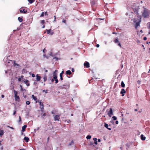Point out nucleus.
I'll return each instance as SVG.
<instances>
[{"label": "nucleus", "mask_w": 150, "mask_h": 150, "mask_svg": "<svg viewBox=\"0 0 150 150\" xmlns=\"http://www.w3.org/2000/svg\"><path fill=\"white\" fill-rule=\"evenodd\" d=\"M112 118L114 120H117V117L115 116H113Z\"/></svg>", "instance_id": "obj_35"}, {"label": "nucleus", "mask_w": 150, "mask_h": 150, "mask_svg": "<svg viewBox=\"0 0 150 150\" xmlns=\"http://www.w3.org/2000/svg\"><path fill=\"white\" fill-rule=\"evenodd\" d=\"M143 12H142V15L144 18L148 17L149 16V11L148 10L143 7Z\"/></svg>", "instance_id": "obj_1"}, {"label": "nucleus", "mask_w": 150, "mask_h": 150, "mask_svg": "<svg viewBox=\"0 0 150 150\" xmlns=\"http://www.w3.org/2000/svg\"><path fill=\"white\" fill-rule=\"evenodd\" d=\"M45 15H48V14L47 13V12H45Z\"/></svg>", "instance_id": "obj_58"}, {"label": "nucleus", "mask_w": 150, "mask_h": 150, "mask_svg": "<svg viewBox=\"0 0 150 150\" xmlns=\"http://www.w3.org/2000/svg\"><path fill=\"white\" fill-rule=\"evenodd\" d=\"M139 8L138 7L137 8H135L134 9V12L137 14H138V10L139 9Z\"/></svg>", "instance_id": "obj_10"}, {"label": "nucleus", "mask_w": 150, "mask_h": 150, "mask_svg": "<svg viewBox=\"0 0 150 150\" xmlns=\"http://www.w3.org/2000/svg\"><path fill=\"white\" fill-rule=\"evenodd\" d=\"M125 84L123 81H122L121 82V86L122 87L124 88L125 87Z\"/></svg>", "instance_id": "obj_22"}, {"label": "nucleus", "mask_w": 150, "mask_h": 150, "mask_svg": "<svg viewBox=\"0 0 150 150\" xmlns=\"http://www.w3.org/2000/svg\"><path fill=\"white\" fill-rule=\"evenodd\" d=\"M16 113V109L15 110L14 112L13 115H14Z\"/></svg>", "instance_id": "obj_43"}, {"label": "nucleus", "mask_w": 150, "mask_h": 150, "mask_svg": "<svg viewBox=\"0 0 150 150\" xmlns=\"http://www.w3.org/2000/svg\"><path fill=\"white\" fill-rule=\"evenodd\" d=\"M47 77L46 75H45L44 76L43 79L44 81V82H45L47 81Z\"/></svg>", "instance_id": "obj_19"}, {"label": "nucleus", "mask_w": 150, "mask_h": 150, "mask_svg": "<svg viewBox=\"0 0 150 150\" xmlns=\"http://www.w3.org/2000/svg\"><path fill=\"white\" fill-rule=\"evenodd\" d=\"M91 6L92 7V9L93 10V6L94 5V2L93 1V0H91Z\"/></svg>", "instance_id": "obj_24"}, {"label": "nucleus", "mask_w": 150, "mask_h": 150, "mask_svg": "<svg viewBox=\"0 0 150 150\" xmlns=\"http://www.w3.org/2000/svg\"><path fill=\"white\" fill-rule=\"evenodd\" d=\"M41 77L39 76L38 74H37L36 75V81H39L41 79Z\"/></svg>", "instance_id": "obj_6"}, {"label": "nucleus", "mask_w": 150, "mask_h": 150, "mask_svg": "<svg viewBox=\"0 0 150 150\" xmlns=\"http://www.w3.org/2000/svg\"><path fill=\"white\" fill-rule=\"evenodd\" d=\"M32 97L33 98V99L35 100H37V97L36 96H35L34 95H32Z\"/></svg>", "instance_id": "obj_21"}, {"label": "nucleus", "mask_w": 150, "mask_h": 150, "mask_svg": "<svg viewBox=\"0 0 150 150\" xmlns=\"http://www.w3.org/2000/svg\"><path fill=\"white\" fill-rule=\"evenodd\" d=\"M96 46L97 47H99V44H97L96 45Z\"/></svg>", "instance_id": "obj_53"}, {"label": "nucleus", "mask_w": 150, "mask_h": 150, "mask_svg": "<svg viewBox=\"0 0 150 150\" xmlns=\"http://www.w3.org/2000/svg\"><path fill=\"white\" fill-rule=\"evenodd\" d=\"M35 1V0H28V1L30 4H32Z\"/></svg>", "instance_id": "obj_27"}, {"label": "nucleus", "mask_w": 150, "mask_h": 150, "mask_svg": "<svg viewBox=\"0 0 150 150\" xmlns=\"http://www.w3.org/2000/svg\"><path fill=\"white\" fill-rule=\"evenodd\" d=\"M98 142H100V139H98Z\"/></svg>", "instance_id": "obj_63"}, {"label": "nucleus", "mask_w": 150, "mask_h": 150, "mask_svg": "<svg viewBox=\"0 0 150 150\" xmlns=\"http://www.w3.org/2000/svg\"><path fill=\"white\" fill-rule=\"evenodd\" d=\"M57 70H56L53 73V76H57Z\"/></svg>", "instance_id": "obj_18"}, {"label": "nucleus", "mask_w": 150, "mask_h": 150, "mask_svg": "<svg viewBox=\"0 0 150 150\" xmlns=\"http://www.w3.org/2000/svg\"><path fill=\"white\" fill-rule=\"evenodd\" d=\"M104 126L107 129L108 128V124L106 123H105Z\"/></svg>", "instance_id": "obj_31"}, {"label": "nucleus", "mask_w": 150, "mask_h": 150, "mask_svg": "<svg viewBox=\"0 0 150 150\" xmlns=\"http://www.w3.org/2000/svg\"><path fill=\"white\" fill-rule=\"evenodd\" d=\"M51 29H50L49 30H47V34H50V32L51 31Z\"/></svg>", "instance_id": "obj_33"}, {"label": "nucleus", "mask_w": 150, "mask_h": 150, "mask_svg": "<svg viewBox=\"0 0 150 150\" xmlns=\"http://www.w3.org/2000/svg\"><path fill=\"white\" fill-rule=\"evenodd\" d=\"M13 61L14 62L13 66H14L15 67L16 65L18 67L19 66V64H17V63H15L16 61H15L13 60Z\"/></svg>", "instance_id": "obj_23"}, {"label": "nucleus", "mask_w": 150, "mask_h": 150, "mask_svg": "<svg viewBox=\"0 0 150 150\" xmlns=\"http://www.w3.org/2000/svg\"><path fill=\"white\" fill-rule=\"evenodd\" d=\"M115 123L116 124H118V121H117V120L116 121H115Z\"/></svg>", "instance_id": "obj_52"}, {"label": "nucleus", "mask_w": 150, "mask_h": 150, "mask_svg": "<svg viewBox=\"0 0 150 150\" xmlns=\"http://www.w3.org/2000/svg\"><path fill=\"white\" fill-rule=\"evenodd\" d=\"M97 138H94V144L96 145L97 144Z\"/></svg>", "instance_id": "obj_28"}, {"label": "nucleus", "mask_w": 150, "mask_h": 150, "mask_svg": "<svg viewBox=\"0 0 150 150\" xmlns=\"http://www.w3.org/2000/svg\"><path fill=\"white\" fill-rule=\"evenodd\" d=\"M114 42L115 43H117L119 42V41L118 40V39L117 38H115V40H114Z\"/></svg>", "instance_id": "obj_26"}, {"label": "nucleus", "mask_w": 150, "mask_h": 150, "mask_svg": "<svg viewBox=\"0 0 150 150\" xmlns=\"http://www.w3.org/2000/svg\"><path fill=\"white\" fill-rule=\"evenodd\" d=\"M66 74L67 75H70L71 74V72L70 70H68L66 72Z\"/></svg>", "instance_id": "obj_16"}, {"label": "nucleus", "mask_w": 150, "mask_h": 150, "mask_svg": "<svg viewBox=\"0 0 150 150\" xmlns=\"http://www.w3.org/2000/svg\"><path fill=\"white\" fill-rule=\"evenodd\" d=\"M7 127H9V128H11V129H14V128L13 127H9V126H7Z\"/></svg>", "instance_id": "obj_51"}, {"label": "nucleus", "mask_w": 150, "mask_h": 150, "mask_svg": "<svg viewBox=\"0 0 150 150\" xmlns=\"http://www.w3.org/2000/svg\"><path fill=\"white\" fill-rule=\"evenodd\" d=\"M137 83L138 84H140V81L139 80H138L137 81Z\"/></svg>", "instance_id": "obj_48"}, {"label": "nucleus", "mask_w": 150, "mask_h": 150, "mask_svg": "<svg viewBox=\"0 0 150 150\" xmlns=\"http://www.w3.org/2000/svg\"><path fill=\"white\" fill-rule=\"evenodd\" d=\"M43 115L44 116H45L46 115V113H44V114H43Z\"/></svg>", "instance_id": "obj_59"}, {"label": "nucleus", "mask_w": 150, "mask_h": 150, "mask_svg": "<svg viewBox=\"0 0 150 150\" xmlns=\"http://www.w3.org/2000/svg\"><path fill=\"white\" fill-rule=\"evenodd\" d=\"M40 108V110L42 112H43L44 105L43 102H41V100L39 102Z\"/></svg>", "instance_id": "obj_3"}, {"label": "nucleus", "mask_w": 150, "mask_h": 150, "mask_svg": "<svg viewBox=\"0 0 150 150\" xmlns=\"http://www.w3.org/2000/svg\"><path fill=\"white\" fill-rule=\"evenodd\" d=\"M43 56H44L45 57H46V58H47L46 57V54H44Z\"/></svg>", "instance_id": "obj_62"}, {"label": "nucleus", "mask_w": 150, "mask_h": 150, "mask_svg": "<svg viewBox=\"0 0 150 150\" xmlns=\"http://www.w3.org/2000/svg\"><path fill=\"white\" fill-rule=\"evenodd\" d=\"M1 97L2 98H4V95H1Z\"/></svg>", "instance_id": "obj_57"}, {"label": "nucleus", "mask_w": 150, "mask_h": 150, "mask_svg": "<svg viewBox=\"0 0 150 150\" xmlns=\"http://www.w3.org/2000/svg\"><path fill=\"white\" fill-rule=\"evenodd\" d=\"M96 20H98L99 19V20H103V19H101V18H96Z\"/></svg>", "instance_id": "obj_49"}, {"label": "nucleus", "mask_w": 150, "mask_h": 150, "mask_svg": "<svg viewBox=\"0 0 150 150\" xmlns=\"http://www.w3.org/2000/svg\"><path fill=\"white\" fill-rule=\"evenodd\" d=\"M53 59H56L57 60H58V58L57 57H54L53 58Z\"/></svg>", "instance_id": "obj_55"}, {"label": "nucleus", "mask_w": 150, "mask_h": 150, "mask_svg": "<svg viewBox=\"0 0 150 150\" xmlns=\"http://www.w3.org/2000/svg\"><path fill=\"white\" fill-rule=\"evenodd\" d=\"M18 80L19 81H21V78H19L18 79Z\"/></svg>", "instance_id": "obj_54"}, {"label": "nucleus", "mask_w": 150, "mask_h": 150, "mask_svg": "<svg viewBox=\"0 0 150 150\" xmlns=\"http://www.w3.org/2000/svg\"><path fill=\"white\" fill-rule=\"evenodd\" d=\"M147 39V38L146 37H144L143 38V40H146Z\"/></svg>", "instance_id": "obj_45"}, {"label": "nucleus", "mask_w": 150, "mask_h": 150, "mask_svg": "<svg viewBox=\"0 0 150 150\" xmlns=\"http://www.w3.org/2000/svg\"><path fill=\"white\" fill-rule=\"evenodd\" d=\"M32 76L33 77H34L35 76V74H32Z\"/></svg>", "instance_id": "obj_44"}, {"label": "nucleus", "mask_w": 150, "mask_h": 150, "mask_svg": "<svg viewBox=\"0 0 150 150\" xmlns=\"http://www.w3.org/2000/svg\"><path fill=\"white\" fill-rule=\"evenodd\" d=\"M35 101H36L35 102H36V103H39V102H40V101H39V100H35Z\"/></svg>", "instance_id": "obj_56"}, {"label": "nucleus", "mask_w": 150, "mask_h": 150, "mask_svg": "<svg viewBox=\"0 0 150 150\" xmlns=\"http://www.w3.org/2000/svg\"><path fill=\"white\" fill-rule=\"evenodd\" d=\"M118 45L120 47H121V44L119 42L118 43Z\"/></svg>", "instance_id": "obj_46"}, {"label": "nucleus", "mask_w": 150, "mask_h": 150, "mask_svg": "<svg viewBox=\"0 0 150 150\" xmlns=\"http://www.w3.org/2000/svg\"><path fill=\"white\" fill-rule=\"evenodd\" d=\"M4 134V132L3 130H0V135L1 136Z\"/></svg>", "instance_id": "obj_29"}, {"label": "nucleus", "mask_w": 150, "mask_h": 150, "mask_svg": "<svg viewBox=\"0 0 150 150\" xmlns=\"http://www.w3.org/2000/svg\"><path fill=\"white\" fill-rule=\"evenodd\" d=\"M24 139L25 140V141L26 142H28L29 141V138L27 137H25L24 138Z\"/></svg>", "instance_id": "obj_15"}, {"label": "nucleus", "mask_w": 150, "mask_h": 150, "mask_svg": "<svg viewBox=\"0 0 150 150\" xmlns=\"http://www.w3.org/2000/svg\"><path fill=\"white\" fill-rule=\"evenodd\" d=\"M140 22L141 21H139L137 22L136 23L135 25V28L136 29H137V27L139 25L140 23Z\"/></svg>", "instance_id": "obj_11"}, {"label": "nucleus", "mask_w": 150, "mask_h": 150, "mask_svg": "<svg viewBox=\"0 0 150 150\" xmlns=\"http://www.w3.org/2000/svg\"><path fill=\"white\" fill-rule=\"evenodd\" d=\"M27 127L26 125H24L22 127V131L23 132H24L25 130V129Z\"/></svg>", "instance_id": "obj_14"}, {"label": "nucleus", "mask_w": 150, "mask_h": 150, "mask_svg": "<svg viewBox=\"0 0 150 150\" xmlns=\"http://www.w3.org/2000/svg\"><path fill=\"white\" fill-rule=\"evenodd\" d=\"M30 101H27L26 102V104L27 105H29L30 104Z\"/></svg>", "instance_id": "obj_39"}, {"label": "nucleus", "mask_w": 150, "mask_h": 150, "mask_svg": "<svg viewBox=\"0 0 150 150\" xmlns=\"http://www.w3.org/2000/svg\"><path fill=\"white\" fill-rule=\"evenodd\" d=\"M54 120L55 121H59L60 119L59 116L58 115H55L54 117Z\"/></svg>", "instance_id": "obj_7"}, {"label": "nucleus", "mask_w": 150, "mask_h": 150, "mask_svg": "<svg viewBox=\"0 0 150 150\" xmlns=\"http://www.w3.org/2000/svg\"><path fill=\"white\" fill-rule=\"evenodd\" d=\"M86 138L87 139H90L91 138V136H90V135H88L86 137Z\"/></svg>", "instance_id": "obj_32"}, {"label": "nucleus", "mask_w": 150, "mask_h": 150, "mask_svg": "<svg viewBox=\"0 0 150 150\" xmlns=\"http://www.w3.org/2000/svg\"><path fill=\"white\" fill-rule=\"evenodd\" d=\"M148 24H149V29H150V23H149Z\"/></svg>", "instance_id": "obj_60"}, {"label": "nucleus", "mask_w": 150, "mask_h": 150, "mask_svg": "<svg viewBox=\"0 0 150 150\" xmlns=\"http://www.w3.org/2000/svg\"><path fill=\"white\" fill-rule=\"evenodd\" d=\"M74 144V142L72 140L71 141V142L70 143H69V144L68 145H69V146H71L72 144Z\"/></svg>", "instance_id": "obj_30"}, {"label": "nucleus", "mask_w": 150, "mask_h": 150, "mask_svg": "<svg viewBox=\"0 0 150 150\" xmlns=\"http://www.w3.org/2000/svg\"><path fill=\"white\" fill-rule=\"evenodd\" d=\"M64 71H62L61 73L60 74V79L61 81L63 80L62 77V75L64 74Z\"/></svg>", "instance_id": "obj_12"}, {"label": "nucleus", "mask_w": 150, "mask_h": 150, "mask_svg": "<svg viewBox=\"0 0 150 150\" xmlns=\"http://www.w3.org/2000/svg\"><path fill=\"white\" fill-rule=\"evenodd\" d=\"M14 93L15 101L19 102L20 101V98L19 96H17L18 92L17 91L14 90Z\"/></svg>", "instance_id": "obj_2"}, {"label": "nucleus", "mask_w": 150, "mask_h": 150, "mask_svg": "<svg viewBox=\"0 0 150 150\" xmlns=\"http://www.w3.org/2000/svg\"><path fill=\"white\" fill-rule=\"evenodd\" d=\"M55 80V83H57L58 82V80L57 79H56Z\"/></svg>", "instance_id": "obj_42"}, {"label": "nucleus", "mask_w": 150, "mask_h": 150, "mask_svg": "<svg viewBox=\"0 0 150 150\" xmlns=\"http://www.w3.org/2000/svg\"><path fill=\"white\" fill-rule=\"evenodd\" d=\"M20 87L21 88V91H26L25 89L23 88L22 86L21 85H20Z\"/></svg>", "instance_id": "obj_20"}, {"label": "nucleus", "mask_w": 150, "mask_h": 150, "mask_svg": "<svg viewBox=\"0 0 150 150\" xmlns=\"http://www.w3.org/2000/svg\"><path fill=\"white\" fill-rule=\"evenodd\" d=\"M108 115L110 117L112 116V115H113L112 110L111 108H110V110L109 111L108 113Z\"/></svg>", "instance_id": "obj_4"}, {"label": "nucleus", "mask_w": 150, "mask_h": 150, "mask_svg": "<svg viewBox=\"0 0 150 150\" xmlns=\"http://www.w3.org/2000/svg\"><path fill=\"white\" fill-rule=\"evenodd\" d=\"M45 92V93H48V90H43L42 91V92Z\"/></svg>", "instance_id": "obj_38"}, {"label": "nucleus", "mask_w": 150, "mask_h": 150, "mask_svg": "<svg viewBox=\"0 0 150 150\" xmlns=\"http://www.w3.org/2000/svg\"><path fill=\"white\" fill-rule=\"evenodd\" d=\"M50 33L51 35H52L54 34V32L53 31H50Z\"/></svg>", "instance_id": "obj_41"}, {"label": "nucleus", "mask_w": 150, "mask_h": 150, "mask_svg": "<svg viewBox=\"0 0 150 150\" xmlns=\"http://www.w3.org/2000/svg\"><path fill=\"white\" fill-rule=\"evenodd\" d=\"M53 76V78L54 79V80H55L56 79H57V76Z\"/></svg>", "instance_id": "obj_36"}, {"label": "nucleus", "mask_w": 150, "mask_h": 150, "mask_svg": "<svg viewBox=\"0 0 150 150\" xmlns=\"http://www.w3.org/2000/svg\"><path fill=\"white\" fill-rule=\"evenodd\" d=\"M45 23V21L44 20H42L41 21V23L42 24H44Z\"/></svg>", "instance_id": "obj_40"}, {"label": "nucleus", "mask_w": 150, "mask_h": 150, "mask_svg": "<svg viewBox=\"0 0 150 150\" xmlns=\"http://www.w3.org/2000/svg\"><path fill=\"white\" fill-rule=\"evenodd\" d=\"M83 65L84 67H85L86 68H88L89 67L90 65L89 63L86 61L83 64Z\"/></svg>", "instance_id": "obj_5"}, {"label": "nucleus", "mask_w": 150, "mask_h": 150, "mask_svg": "<svg viewBox=\"0 0 150 150\" xmlns=\"http://www.w3.org/2000/svg\"><path fill=\"white\" fill-rule=\"evenodd\" d=\"M92 79H91L89 80V83H90L91 82H93V81H92Z\"/></svg>", "instance_id": "obj_50"}, {"label": "nucleus", "mask_w": 150, "mask_h": 150, "mask_svg": "<svg viewBox=\"0 0 150 150\" xmlns=\"http://www.w3.org/2000/svg\"><path fill=\"white\" fill-rule=\"evenodd\" d=\"M108 129L109 130H111V129L110 128V127H108Z\"/></svg>", "instance_id": "obj_61"}, {"label": "nucleus", "mask_w": 150, "mask_h": 150, "mask_svg": "<svg viewBox=\"0 0 150 150\" xmlns=\"http://www.w3.org/2000/svg\"><path fill=\"white\" fill-rule=\"evenodd\" d=\"M44 13L43 12H42V13L40 17H42L44 16Z\"/></svg>", "instance_id": "obj_37"}, {"label": "nucleus", "mask_w": 150, "mask_h": 150, "mask_svg": "<svg viewBox=\"0 0 150 150\" xmlns=\"http://www.w3.org/2000/svg\"><path fill=\"white\" fill-rule=\"evenodd\" d=\"M25 69H23L22 70V73H23V72H25Z\"/></svg>", "instance_id": "obj_47"}, {"label": "nucleus", "mask_w": 150, "mask_h": 150, "mask_svg": "<svg viewBox=\"0 0 150 150\" xmlns=\"http://www.w3.org/2000/svg\"><path fill=\"white\" fill-rule=\"evenodd\" d=\"M19 150H25V149H20Z\"/></svg>", "instance_id": "obj_64"}, {"label": "nucleus", "mask_w": 150, "mask_h": 150, "mask_svg": "<svg viewBox=\"0 0 150 150\" xmlns=\"http://www.w3.org/2000/svg\"><path fill=\"white\" fill-rule=\"evenodd\" d=\"M126 93V91L124 89H121L120 93L122 94V96H124V93Z\"/></svg>", "instance_id": "obj_8"}, {"label": "nucleus", "mask_w": 150, "mask_h": 150, "mask_svg": "<svg viewBox=\"0 0 150 150\" xmlns=\"http://www.w3.org/2000/svg\"><path fill=\"white\" fill-rule=\"evenodd\" d=\"M141 139L142 140H145L146 137L144 136V135L143 134H141Z\"/></svg>", "instance_id": "obj_13"}, {"label": "nucleus", "mask_w": 150, "mask_h": 150, "mask_svg": "<svg viewBox=\"0 0 150 150\" xmlns=\"http://www.w3.org/2000/svg\"><path fill=\"white\" fill-rule=\"evenodd\" d=\"M24 82L28 86H29V85H30L29 83L27 84V83L29 82V81L28 80H25V81H24Z\"/></svg>", "instance_id": "obj_17"}, {"label": "nucleus", "mask_w": 150, "mask_h": 150, "mask_svg": "<svg viewBox=\"0 0 150 150\" xmlns=\"http://www.w3.org/2000/svg\"><path fill=\"white\" fill-rule=\"evenodd\" d=\"M18 20L20 22H21L23 21L22 18H21L20 17H18Z\"/></svg>", "instance_id": "obj_25"}, {"label": "nucleus", "mask_w": 150, "mask_h": 150, "mask_svg": "<svg viewBox=\"0 0 150 150\" xmlns=\"http://www.w3.org/2000/svg\"><path fill=\"white\" fill-rule=\"evenodd\" d=\"M20 11L21 13H27V10H25V9H21L20 10Z\"/></svg>", "instance_id": "obj_9"}, {"label": "nucleus", "mask_w": 150, "mask_h": 150, "mask_svg": "<svg viewBox=\"0 0 150 150\" xmlns=\"http://www.w3.org/2000/svg\"><path fill=\"white\" fill-rule=\"evenodd\" d=\"M21 121V117L20 116H19V120L18 121V122H20Z\"/></svg>", "instance_id": "obj_34"}]
</instances>
